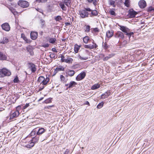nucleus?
Here are the masks:
<instances>
[{
    "label": "nucleus",
    "instance_id": "obj_1",
    "mask_svg": "<svg viewBox=\"0 0 154 154\" xmlns=\"http://www.w3.org/2000/svg\"><path fill=\"white\" fill-rule=\"evenodd\" d=\"M92 11L90 8H85L84 9H81L79 11V14L80 17L82 18H85L88 17L89 16V13Z\"/></svg>",
    "mask_w": 154,
    "mask_h": 154
},
{
    "label": "nucleus",
    "instance_id": "obj_2",
    "mask_svg": "<svg viewBox=\"0 0 154 154\" xmlns=\"http://www.w3.org/2000/svg\"><path fill=\"white\" fill-rule=\"evenodd\" d=\"M119 26L120 30L123 32L126 33V34L128 36L129 38L132 35L134 34V32H130V29L126 26L121 25Z\"/></svg>",
    "mask_w": 154,
    "mask_h": 154
},
{
    "label": "nucleus",
    "instance_id": "obj_3",
    "mask_svg": "<svg viewBox=\"0 0 154 154\" xmlns=\"http://www.w3.org/2000/svg\"><path fill=\"white\" fill-rule=\"evenodd\" d=\"M11 74V72L5 68L0 70V77L3 78L5 76H9Z\"/></svg>",
    "mask_w": 154,
    "mask_h": 154
},
{
    "label": "nucleus",
    "instance_id": "obj_4",
    "mask_svg": "<svg viewBox=\"0 0 154 154\" xmlns=\"http://www.w3.org/2000/svg\"><path fill=\"white\" fill-rule=\"evenodd\" d=\"M18 5L23 8H26L29 6V3L25 1H19L17 3Z\"/></svg>",
    "mask_w": 154,
    "mask_h": 154
},
{
    "label": "nucleus",
    "instance_id": "obj_5",
    "mask_svg": "<svg viewBox=\"0 0 154 154\" xmlns=\"http://www.w3.org/2000/svg\"><path fill=\"white\" fill-rule=\"evenodd\" d=\"M29 65V68L31 69L32 73H34L36 71V66L35 64L32 63H28Z\"/></svg>",
    "mask_w": 154,
    "mask_h": 154
},
{
    "label": "nucleus",
    "instance_id": "obj_6",
    "mask_svg": "<svg viewBox=\"0 0 154 154\" xmlns=\"http://www.w3.org/2000/svg\"><path fill=\"white\" fill-rule=\"evenodd\" d=\"M86 76V73L85 72H83L79 74L76 78L77 81H80L84 79Z\"/></svg>",
    "mask_w": 154,
    "mask_h": 154
},
{
    "label": "nucleus",
    "instance_id": "obj_7",
    "mask_svg": "<svg viewBox=\"0 0 154 154\" xmlns=\"http://www.w3.org/2000/svg\"><path fill=\"white\" fill-rule=\"evenodd\" d=\"M2 27L3 29L7 31H8L10 30V27L8 23H5L2 24Z\"/></svg>",
    "mask_w": 154,
    "mask_h": 154
},
{
    "label": "nucleus",
    "instance_id": "obj_8",
    "mask_svg": "<svg viewBox=\"0 0 154 154\" xmlns=\"http://www.w3.org/2000/svg\"><path fill=\"white\" fill-rule=\"evenodd\" d=\"M137 13L133 9H130L128 11V14L130 18H133L135 17Z\"/></svg>",
    "mask_w": 154,
    "mask_h": 154
},
{
    "label": "nucleus",
    "instance_id": "obj_9",
    "mask_svg": "<svg viewBox=\"0 0 154 154\" xmlns=\"http://www.w3.org/2000/svg\"><path fill=\"white\" fill-rule=\"evenodd\" d=\"M115 37L119 38L120 39H123L124 38L123 33L121 31L117 32L115 35Z\"/></svg>",
    "mask_w": 154,
    "mask_h": 154
},
{
    "label": "nucleus",
    "instance_id": "obj_10",
    "mask_svg": "<svg viewBox=\"0 0 154 154\" xmlns=\"http://www.w3.org/2000/svg\"><path fill=\"white\" fill-rule=\"evenodd\" d=\"M138 5L141 8H144L146 6V2L144 0H141L138 2Z\"/></svg>",
    "mask_w": 154,
    "mask_h": 154
},
{
    "label": "nucleus",
    "instance_id": "obj_11",
    "mask_svg": "<svg viewBox=\"0 0 154 154\" xmlns=\"http://www.w3.org/2000/svg\"><path fill=\"white\" fill-rule=\"evenodd\" d=\"M38 33L37 32H32L30 33V37L33 40L36 39L38 37Z\"/></svg>",
    "mask_w": 154,
    "mask_h": 154
},
{
    "label": "nucleus",
    "instance_id": "obj_12",
    "mask_svg": "<svg viewBox=\"0 0 154 154\" xmlns=\"http://www.w3.org/2000/svg\"><path fill=\"white\" fill-rule=\"evenodd\" d=\"M46 131V129L45 130L43 128H39L38 131H37L36 134L40 136V135L44 133Z\"/></svg>",
    "mask_w": 154,
    "mask_h": 154
},
{
    "label": "nucleus",
    "instance_id": "obj_13",
    "mask_svg": "<svg viewBox=\"0 0 154 154\" xmlns=\"http://www.w3.org/2000/svg\"><path fill=\"white\" fill-rule=\"evenodd\" d=\"M110 91L108 90L104 94H103L101 95V98L104 99L108 97L110 94Z\"/></svg>",
    "mask_w": 154,
    "mask_h": 154
},
{
    "label": "nucleus",
    "instance_id": "obj_14",
    "mask_svg": "<svg viewBox=\"0 0 154 154\" xmlns=\"http://www.w3.org/2000/svg\"><path fill=\"white\" fill-rule=\"evenodd\" d=\"M19 111L17 110L16 111L12 113L10 116V119H13L17 117L19 115Z\"/></svg>",
    "mask_w": 154,
    "mask_h": 154
},
{
    "label": "nucleus",
    "instance_id": "obj_15",
    "mask_svg": "<svg viewBox=\"0 0 154 154\" xmlns=\"http://www.w3.org/2000/svg\"><path fill=\"white\" fill-rule=\"evenodd\" d=\"M39 138V136L37 134H36L35 136L33 137L31 141H32L34 143H38Z\"/></svg>",
    "mask_w": 154,
    "mask_h": 154
},
{
    "label": "nucleus",
    "instance_id": "obj_16",
    "mask_svg": "<svg viewBox=\"0 0 154 154\" xmlns=\"http://www.w3.org/2000/svg\"><path fill=\"white\" fill-rule=\"evenodd\" d=\"M89 13V16L90 17H93L97 16L98 15V13L96 10H92Z\"/></svg>",
    "mask_w": 154,
    "mask_h": 154
},
{
    "label": "nucleus",
    "instance_id": "obj_17",
    "mask_svg": "<svg viewBox=\"0 0 154 154\" xmlns=\"http://www.w3.org/2000/svg\"><path fill=\"white\" fill-rule=\"evenodd\" d=\"M77 85V83L74 81H71L69 84V86L67 88L66 90H67L68 88H71L74 87H75V85Z\"/></svg>",
    "mask_w": 154,
    "mask_h": 154
},
{
    "label": "nucleus",
    "instance_id": "obj_18",
    "mask_svg": "<svg viewBox=\"0 0 154 154\" xmlns=\"http://www.w3.org/2000/svg\"><path fill=\"white\" fill-rule=\"evenodd\" d=\"M66 74L70 76H73L75 74L74 71L71 70H68L66 72Z\"/></svg>",
    "mask_w": 154,
    "mask_h": 154
},
{
    "label": "nucleus",
    "instance_id": "obj_19",
    "mask_svg": "<svg viewBox=\"0 0 154 154\" xmlns=\"http://www.w3.org/2000/svg\"><path fill=\"white\" fill-rule=\"evenodd\" d=\"M113 35V31L112 30L108 31L106 32V36L107 38L111 37Z\"/></svg>",
    "mask_w": 154,
    "mask_h": 154
},
{
    "label": "nucleus",
    "instance_id": "obj_20",
    "mask_svg": "<svg viewBox=\"0 0 154 154\" xmlns=\"http://www.w3.org/2000/svg\"><path fill=\"white\" fill-rule=\"evenodd\" d=\"M66 56V60L64 62L68 63H72V62L73 60V59L72 58H70L67 55Z\"/></svg>",
    "mask_w": 154,
    "mask_h": 154
},
{
    "label": "nucleus",
    "instance_id": "obj_21",
    "mask_svg": "<svg viewBox=\"0 0 154 154\" xmlns=\"http://www.w3.org/2000/svg\"><path fill=\"white\" fill-rule=\"evenodd\" d=\"M39 23L41 25V27L42 29L45 28L46 26L45 22L44 20L42 19L40 20Z\"/></svg>",
    "mask_w": 154,
    "mask_h": 154
},
{
    "label": "nucleus",
    "instance_id": "obj_22",
    "mask_svg": "<svg viewBox=\"0 0 154 154\" xmlns=\"http://www.w3.org/2000/svg\"><path fill=\"white\" fill-rule=\"evenodd\" d=\"M102 47L106 51H107L110 47V46L107 44L106 42H103L102 43Z\"/></svg>",
    "mask_w": 154,
    "mask_h": 154
},
{
    "label": "nucleus",
    "instance_id": "obj_23",
    "mask_svg": "<svg viewBox=\"0 0 154 154\" xmlns=\"http://www.w3.org/2000/svg\"><path fill=\"white\" fill-rule=\"evenodd\" d=\"M7 56L3 53L0 51V60H5L7 59Z\"/></svg>",
    "mask_w": 154,
    "mask_h": 154
},
{
    "label": "nucleus",
    "instance_id": "obj_24",
    "mask_svg": "<svg viewBox=\"0 0 154 154\" xmlns=\"http://www.w3.org/2000/svg\"><path fill=\"white\" fill-rule=\"evenodd\" d=\"M31 142L27 144L25 146V147L29 148H31L33 147L35 145V143H34V142L32 141H31Z\"/></svg>",
    "mask_w": 154,
    "mask_h": 154
},
{
    "label": "nucleus",
    "instance_id": "obj_25",
    "mask_svg": "<svg viewBox=\"0 0 154 154\" xmlns=\"http://www.w3.org/2000/svg\"><path fill=\"white\" fill-rule=\"evenodd\" d=\"M64 68L62 66H60L59 67H57L54 72H55L56 73H57L58 72L60 71H64Z\"/></svg>",
    "mask_w": 154,
    "mask_h": 154
},
{
    "label": "nucleus",
    "instance_id": "obj_26",
    "mask_svg": "<svg viewBox=\"0 0 154 154\" xmlns=\"http://www.w3.org/2000/svg\"><path fill=\"white\" fill-rule=\"evenodd\" d=\"M48 41L49 43L53 44H55L56 41V39L55 38H49Z\"/></svg>",
    "mask_w": 154,
    "mask_h": 154
},
{
    "label": "nucleus",
    "instance_id": "obj_27",
    "mask_svg": "<svg viewBox=\"0 0 154 154\" xmlns=\"http://www.w3.org/2000/svg\"><path fill=\"white\" fill-rule=\"evenodd\" d=\"M116 10L115 8H112L109 11V14L112 16H115L116 15V14L115 13V11Z\"/></svg>",
    "mask_w": 154,
    "mask_h": 154
},
{
    "label": "nucleus",
    "instance_id": "obj_28",
    "mask_svg": "<svg viewBox=\"0 0 154 154\" xmlns=\"http://www.w3.org/2000/svg\"><path fill=\"white\" fill-rule=\"evenodd\" d=\"M100 87V85L98 83L95 84L93 85L91 87L92 90H95Z\"/></svg>",
    "mask_w": 154,
    "mask_h": 154
},
{
    "label": "nucleus",
    "instance_id": "obj_29",
    "mask_svg": "<svg viewBox=\"0 0 154 154\" xmlns=\"http://www.w3.org/2000/svg\"><path fill=\"white\" fill-rule=\"evenodd\" d=\"M127 44V41L125 40H124L122 42L120 43V48H122L124 47H125Z\"/></svg>",
    "mask_w": 154,
    "mask_h": 154
},
{
    "label": "nucleus",
    "instance_id": "obj_30",
    "mask_svg": "<svg viewBox=\"0 0 154 154\" xmlns=\"http://www.w3.org/2000/svg\"><path fill=\"white\" fill-rule=\"evenodd\" d=\"M45 78L44 76H41L38 77L37 81L39 82H41V84L42 83L43 81L45 80Z\"/></svg>",
    "mask_w": 154,
    "mask_h": 154
},
{
    "label": "nucleus",
    "instance_id": "obj_31",
    "mask_svg": "<svg viewBox=\"0 0 154 154\" xmlns=\"http://www.w3.org/2000/svg\"><path fill=\"white\" fill-rule=\"evenodd\" d=\"M64 2L65 4L68 7L71 5V1L70 0H64Z\"/></svg>",
    "mask_w": 154,
    "mask_h": 154
},
{
    "label": "nucleus",
    "instance_id": "obj_32",
    "mask_svg": "<svg viewBox=\"0 0 154 154\" xmlns=\"http://www.w3.org/2000/svg\"><path fill=\"white\" fill-rule=\"evenodd\" d=\"M52 99V98H49L48 99H47L46 100H45V101H44L43 102V103H45L46 104L48 103H50L51 102V100Z\"/></svg>",
    "mask_w": 154,
    "mask_h": 154
},
{
    "label": "nucleus",
    "instance_id": "obj_33",
    "mask_svg": "<svg viewBox=\"0 0 154 154\" xmlns=\"http://www.w3.org/2000/svg\"><path fill=\"white\" fill-rule=\"evenodd\" d=\"M89 40V38L88 36H85L83 39V42L85 44H87L88 43Z\"/></svg>",
    "mask_w": 154,
    "mask_h": 154
},
{
    "label": "nucleus",
    "instance_id": "obj_34",
    "mask_svg": "<svg viewBox=\"0 0 154 154\" xmlns=\"http://www.w3.org/2000/svg\"><path fill=\"white\" fill-rule=\"evenodd\" d=\"M38 128H36L35 129H33L31 132L30 135L31 136H34L36 135V134L37 130Z\"/></svg>",
    "mask_w": 154,
    "mask_h": 154
},
{
    "label": "nucleus",
    "instance_id": "obj_35",
    "mask_svg": "<svg viewBox=\"0 0 154 154\" xmlns=\"http://www.w3.org/2000/svg\"><path fill=\"white\" fill-rule=\"evenodd\" d=\"M91 27L89 25H88L86 26L85 28L84 29L85 32H89L90 30Z\"/></svg>",
    "mask_w": 154,
    "mask_h": 154
},
{
    "label": "nucleus",
    "instance_id": "obj_36",
    "mask_svg": "<svg viewBox=\"0 0 154 154\" xmlns=\"http://www.w3.org/2000/svg\"><path fill=\"white\" fill-rule=\"evenodd\" d=\"M85 47L86 48H89L90 49H92L94 48V45H85Z\"/></svg>",
    "mask_w": 154,
    "mask_h": 154
},
{
    "label": "nucleus",
    "instance_id": "obj_37",
    "mask_svg": "<svg viewBox=\"0 0 154 154\" xmlns=\"http://www.w3.org/2000/svg\"><path fill=\"white\" fill-rule=\"evenodd\" d=\"M104 103L103 101L99 103L97 106V108L99 109L101 108L103 106Z\"/></svg>",
    "mask_w": 154,
    "mask_h": 154
},
{
    "label": "nucleus",
    "instance_id": "obj_38",
    "mask_svg": "<svg viewBox=\"0 0 154 154\" xmlns=\"http://www.w3.org/2000/svg\"><path fill=\"white\" fill-rule=\"evenodd\" d=\"M79 49V47L77 45H75L74 47V51L75 53H77Z\"/></svg>",
    "mask_w": 154,
    "mask_h": 154
},
{
    "label": "nucleus",
    "instance_id": "obj_39",
    "mask_svg": "<svg viewBox=\"0 0 154 154\" xmlns=\"http://www.w3.org/2000/svg\"><path fill=\"white\" fill-rule=\"evenodd\" d=\"M8 42V39L4 37L3 38V40L1 42V43L4 44L6 43H7Z\"/></svg>",
    "mask_w": 154,
    "mask_h": 154
},
{
    "label": "nucleus",
    "instance_id": "obj_40",
    "mask_svg": "<svg viewBox=\"0 0 154 154\" xmlns=\"http://www.w3.org/2000/svg\"><path fill=\"white\" fill-rule=\"evenodd\" d=\"M60 6L62 9L64 11H66V8L64 5V4H60Z\"/></svg>",
    "mask_w": 154,
    "mask_h": 154
},
{
    "label": "nucleus",
    "instance_id": "obj_41",
    "mask_svg": "<svg viewBox=\"0 0 154 154\" xmlns=\"http://www.w3.org/2000/svg\"><path fill=\"white\" fill-rule=\"evenodd\" d=\"M87 1L90 3H93V5L95 6H96L97 5V0H87Z\"/></svg>",
    "mask_w": 154,
    "mask_h": 154
},
{
    "label": "nucleus",
    "instance_id": "obj_42",
    "mask_svg": "<svg viewBox=\"0 0 154 154\" xmlns=\"http://www.w3.org/2000/svg\"><path fill=\"white\" fill-rule=\"evenodd\" d=\"M26 50L28 52H29V54L31 55H33L34 54V53L32 51V50L30 48H27Z\"/></svg>",
    "mask_w": 154,
    "mask_h": 154
},
{
    "label": "nucleus",
    "instance_id": "obj_43",
    "mask_svg": "<svg viewBox=\"0 0 154 154\" xmlns=\"http://www.w3.org/2000/svg\"><path fill=\"white\" fill-rule=\"evenodd\" d=\"M60 57L61 58V59L60 60L61 61V62H64L66 58H65V56L63 55V54H60Z\"/></svg>",
    "mask_w": 154,
    "mask_h": 154
},
{
    "label": "nucleus",
    "instance_id": "obj_44",
    "mask_svg": "<svg viewBox=\"0 0 154 154\" xmlns=\"http://www.w3.org/2000/svg\"><path fill=\"white\" fill-rule=\"evenodd\" d=\"M129 0H125L124 4L127 7L129 6Z\"/></svg>",
    "mask_w": 154,
    "mask_h": 154
},
{
    "label": "nucleus",
    "instance_id": "obj_45",
    "mask_svg": "<svg viewBox=\"0 0 154 154\" xmlns=\"http://www.w3.org/2000/svg\"><path fill=\"white\" fill-rule=\"evenodd\" d=\"M54 19L56 21H58L62 20V18H61V17L60 16H57Z\"/></svg>",
    "mask_w": 154,
    "mask_h": 154
},
{
    "label": "nucleus",
    "instance_id": "obj_46",
    "mask_svg": "<svg viewBox=\"0 0 154 154\" xmlns=\"http://www.w3.org/2000/svg\"><path fill=\"white\" fill-rule=\"evenodd\" d=\"M78 58L81 60H86L88 59V57H82L80 55H79L78 56Z\"/></svg>",
    "mask_w": 154,
    "mask_h": 154
},
{
    "label": "nucleus",
    "instance_id": "obj_47",
    "mask_svg": "<svg viewBox=\"0 0 154 154\" xmlns=\"http://www.w3.org/2000/svg\"><path fill=\"white\" fill-rule=\"evenodd\" d=\"M13 82L14 83H18L19 82V80L17 76H16L14 78Z\"/></svg>",
    "mask_w": 154,
    "mask_h": 154
},
{
    "label": "nucleus",
    "instance_id": "obj_48",
    "mask_svg": "<svg viewBox=\"0 0 154 154\" xmlns=\"http://www.w3.org/2000/svg\"><path fill=\"white\" fill-rule=\"evenodd\" d=\"M152 11H154V8L151 6L149 7L147 9L148 12H150Z\"/></svg>",
    "mask_w": 154,
    "mask_h": 154
},
{
    "label": "nucleus",
    "instance_id": "obj_49",
    "mask_svg": "<svg viewBox=\"0 0 154 154\" xmlns=\"http://www.w3.org/2000/svg\"><path fill=\"white\" fill-rule=\"evenodd\" d=\"M48 0H36L37 2L38 3H44L46 2Z\"/></svg>",
    "mask_w": 154,
    "mask_h": 154
},
{
    "label": "nucleus",
    "instance_id": "obj_50",
    "mask_svg": "<svg viewBox=\"0 0 154 154\" xmlns=\"http://www.w3.org/2000/svg\"><path fill=\"white\" fill-rule=\"evenodd\" d=\"M11 11L15 15H17L18 14V12L14 9L11 10Z\"/></svg>",
    "mask_w": 154,
    "mask_h": 154
},
{
    "label": "nucleus",
    "instance_id": "obj_51",
    "mask_svg": "<svg viewBox=\"0 0 154 154\" xmlns=\"http://www.w3.org/2000/svg\"><path fill=\"white\" fill-rule=\"evenodd\" d=\"M50 57L51 58H55V55L54 54L51 53L50 55Z\"/></svg>",
    "mask_w": 154,
    "mask_h": 154
},
{
    "label": "nucleus",
    "instance_id": "obj_52",
    "mask_svg": "<svg viewBox=\"0 0 154 154\" xmlns=\"http://www.w3.org/2000/svg\"><path fill=\"white\" fill-rule=\"evenodd\" d=\"M92 29H93V31L95 32H99V29L97 28H92L91 30H92Z\"/></svg>",
    "mask_w": 154,
    "mask_h": 154
},
{
    "label": "nucleus",
    "instance_id": "obj_53",
    "mask_svg": "<svg viewBox=\"0 0 154 154\" xmlns=\"http://www.w3.org/2000/svg\"><path fill=\"white\" fill-rule=\"evenodd\" d=\"M60 79L61 81H64L65 79V78L63 75H61L60 76Z\"/></svg>",
    "mask_w": 154,
    "mask_h": 154
},
{
    "label": "nucleus",
    "instance_id": "obj_54",
    "mask_svg": "<svg viewBox=\"0 0 154 154\" xmlns=\"http://www.w3.org/2000/svg\"><path fill=\"white\" fill-rule=\"evenodd\" d=\"M109 5H112L114 4L115 3V1L112 0H109Z\"/></svg>",
    "mask_w": 154,
    "mask_h": 154
},
{
    "label": "nucleus",
    "instance_id": "obj_55",
    "mask_svg": "<svg viewBox=\"0 0 154 154\" xmlns=\"http://www.w3.org/2000/svg\"><path fill=\"white\" fill-rule=\"evenodd\" d=\"M49 46V45L48 43L44 44L42 45V47L44 48H48Z\"/></svg>",
    "mask_w": 154,
    "mask_h": 154
},
{
    "label": "nucleus",
    "instance_id": "obj_56",
    "mask_svg": "<svg viewBox=\"0 0 154 154\" xmlns=\"http://www.w3.org/2000/svg\"><path fill=\"white\" fill-rule=\"evenodd\" d=\"M29 106V103H26V104L23 107V109H25L28 107Z\"/></svg>",
    "mask_w": 154,
    "mask_h": 154
},
{
    "label": "nucleus",
    "instance_id": "obj_57",
    "mask_svg": "<svg viewBox=\"0 0 154 154\" xmlns=\"http://www.w3.org/2000/svg\"><path fill=\"white\" fill-rule=\"evenodd\" d=\"M115 55V54H113V53H112V54H109L108 56L109 57V58H110L114 56Z\"/></svg>",
    "mask_w": 154,
    "mask_h": 154
},
{
    "label": "nucleus",
    "instance_id": "obj_58",
    "mask_svg": "<svg viewBox=\"0 0 154 154\" xmlns=\"http://www.w3.org/2000/svg\"><path fill=\"white\" fill-rule=\"evenodd\" d=\"M69 152V150L68 149H66L65 151L64 154H68Z\"/></svg>",
    "mask_w": 154,
    "mask_h": 154
},
{
    "label": "nucleus",
    "instance_id": "obj_59",
    "mask_svg": "<svg viewBox=\"0 0 154 154\" xmlns=\"http://www.w3.org/2000/svg\"><path fill=\"white\" fill-rule=\"evenodd\" d=\"M21 37L23 38V39L26 41V39H27L26 37L24 36V35L23 34H21Z\"/></svg>",
    "mask_w": 154,
    "mask_h": 154
},
{
    "label": "nucleus",
    "instance_id": "obj_60",
    "mask_svg": "<svg viewBox=\"0 0 154 154\" xmlns=\"http://www.w3.org/2000/svg\"><path fill=\"white\" fill-rule=\"evenodd\" d=\"M48 82H47L45 80V79L44 80V81H43V82L42 83V85H46L48 83Z\"/></svg>",
    "mask_w": 154,
    "mask_h": 154
},
{
    "label": "nucleus",
    "instance_id": "obj_61",
    "mask_svg": "<svg viewBox=\"0 0 154 154\" xmlns=\"http://www.w3.org/2000/svg\"><path fill=\"white\" fill-rule=\"evenodd\" d=\"M109 59V58L108 56H106V57H104L103 58V60L104 61H106V60H108Z\"/></svg>",
    "mask_w": 154,
    "mask_h": 154
},
{
    "label": "nucleus",
    "instance_id": "obj_62",
    "mask_svg": "<svg viewBox=\"0 0 154 154\" xmlns=\"http://www.w3.org/2000/svg\"><path fill=\"white\" fill-rule=\"evenodd\" d=\"M51 50L54 52H56V53L57 52V51L56 50V49L55 48H52V50Z\"/></svg>",
    "mask_w": 154,
    "mask_h": 154
},
{
    "label": "nucleus",
    "instance_id": "obj_63",
    "mask_svg": "<svg viewBox=\"0 0 154 154\" xmlns=\"http://www.w3.org/2000/svg\"><path fill=\"white\" fill-rule=\"evenodd\" d=\"M44 88V85H43L42 87H40L38 91H42Z\"/></svg>",
    "mask_w": 154,
    "mask_h": 154
},
{
    "label": "nucleus",
    "instance_id": "obj_64",
    "mask_svg": "<svg viewBox=\"0 0 154 154\" xmlns=\"http://www.w3.org/2000/svg\"><path fill=\"white\" fill-rule=\"evenodd\" d=\"M65 26H67L71 25V23L69 22H66L65 23Z\"/></svg>",
    "mask_w": 154,
    "mask_h": 154
}]
</instances>
